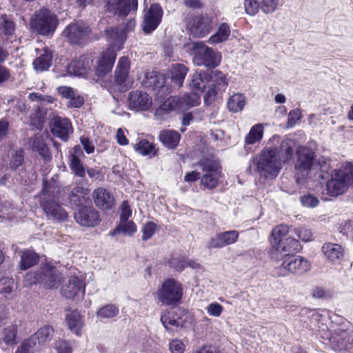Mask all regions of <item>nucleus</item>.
Wrapping results in <instances>:
<instances>
[{"label":"nucleus","instance_id":"nucleus-55","mask_svg":"<svg viewBox=\"0 0 353 353\" xmlns=\"http://www.w3.org/2000/svg\"><path fill=\"white\" fill-rule=\"evenodd\" d=\"M300 201L306 208H315L319 204V199L312 194H306L301 196Z\"/></svg>","mask_w":353,"mask_h":353},{"label":"nucleus","instance_id":"nucleus-8","mask_svg":"<svg viewBox=\"0 0 353 353\" xmlns=\"http://www.w3.org/2000/svg\"><path fill=\"white\" fill-rule=\"evenodd\" d=\"M282 263L278 268L279 274L286 276L289 273L302 274L308 271L310 265L308 261L300 256L292 254H285L281 257Z\"/></svg>","mask_w":353,"mask_h":353},{"label":"nucleus","instance_id":"nucleus-51","mask_svg":"<svg viewBox=\"0 0 353 353\" xmlns=\"http://www.w3.org/2000/svg\"><path fill=\"white\" fill-rule=\"evenodd\" d=\"M0 30L6 36H11L15 31L14 23L7 16L1 17Z\"/></svg>","mask_w":353,"mask_h":353},{"label":"nucleus","instance_id":"nucleus-17","mask_svg":"<svg viewBox=\"0 0 353 353\" xmlns=\"http://www.w3.org/2000/svg\"><path fill=\"white\" fill-rule=\"evenodd\" d=\"M138 0H108L107 9L120 17H126L131 11H136Z\"/></svg>","mask_w":353,"mask_h":353},{"label":"nucleus","instance_id":"nucleus-64","mask_svg":"<svg viewBox=\"0 0 353 353\" xmlns=\"http://www.w3.org/2000/svg\"><path fill=\"white\" fill-rule=\"evenodd\" d=\"M279 2V0H263L261 8L265 13L272 12L276 10Z\"/></svg>","mask_w":353,"mask_h":353},{"label":"nucleus","instance_id":"nucleus-10","mask_svg":"<svg viewBox=\"0 0 353 353\" xmlns=\"http://www.w3.org/2000/svg\"><path fill=\"white\" fill-rule=\"evenodd\" d=\"M348 185L343 170H335L331 173V179L326 183L327 194L331 196H338L346 191Z\"/></svg>","mask_w":353,"mask_h":353},{"label":"nucleus","instance_id":"nucleus-14","mask_svg":"<svg viewBox=\"0 0 353 353\" xmlns=\"http://www.w3.org/2000/svg\"><path fill=\"white\" fill-rule=\"evenodd\" d=\"M187 26L191 34L195 37H202L210 32L212 21L207 15H198L189 19Z\"/></svg>","mask_w":353,"mask_h":353},{"label":"nucleus","instance_id":"nucleus-60","mask_svg":"<svg viewBox=\"0 0 353 353\" xmlns=\"http://www.w3.org/2000/svg\"><path fill=\"white\" fill-rule=\"evenodd\" d=\"M156 224L153 222L147 223L143 228V240L147 241L154 234L156 230Z\"/></svg>","mask_w":353,"mask_h":353},{"label":"nucleus","instance_id":"nucleus-47","mask_svg":"<svg viewBox=\"0 0 353 353\" xmlns=\"http://www.w3.org/2000/svg\"><path fill=\"white\" fill-rule=\"evenodd\" d=\"M289 232V227L287 225L281 224L274 228L271 233V244L272 247L281 242L283 236Z\"/></svg>","mask_w":353,"mask_h":353},{"label":"nucleus","instance_id":"nucleus-35","mask_svg":"<svg viewBox=\"0 0 353 353\" xmlns=\"http://www.w3.org/2000/svg\"><path fill=\"white\" fill-rule=\"evenodd\" d=\"M105 37L108 41L111 42L112 47H119L122 45L125 39V32L121 28L117 27L111 28L105 30Z\"/></svg>","mask_w":353,"mask_h":353},{"label":"nucleus","instance_id":"nucleus-57","mask_svg":"<svg viewBox=\"0 0 353 353\" xmlns=\"http://www.w3.org/2000/svg\"><path fill=\"white\" fill-rule=\"evenodd\" d=\"M33 339V338H29L24 341L15 353H33V349L36 345Z\"/></svg>","mask_w":353,"mask_h":353},{"label":"nucleus","instance_id":"nucleus-52","mask_svg":"<svg viewBox=\"0 0 353 353\" xmlns=\"http://www.w3.org/2000/svg\"><path fill=\"white\" fill-rule=\"evenodd\" d=\"M17 327L16 325H10L6 327L3 332V341L9 345L16 343V335Z\"/></svg>","mask_w":353,"mask_h":353},{"label":"nucleus","instance_id":"nucleus-26","mask_svg":"<svg viewBox=\"0 0 353 353\" xmlns=\"http://www.w3.org/2000/svg\"><path fill=\"white\" fill-rule=\"evenodd\" d=\"M83 156V153L79 145L73 148V152L70 155V168L76 176L79 177H84L85 175V170L81 161Z\"/></svg>","mask_w":353,"mask_h":353},{"label":"nucleus","instance_id":"nucleus-5","mask_svg":"<svg viewBox=\"0 0 353 353\" xmlns=\"http://www.w3.org/2000/svg\"><path fill=\"white\" fill-rule=\"evenodd\" d=\"M57 25V16L46 8L35 12L30 21L31 28L44 36L52 35Z\"/></svg>","mask_w":353,"mask_h":353},{"label":"nucleus","instance_id":"nucleus-31","mask_svg":"<svg viewBox=\"0 0 353 353\" xmlns=\"http://www.w3.org/2000/svg\"><path fill=\"white\" fill-rule=\"evenodd\" d=\"M181 135L173 130H165L159 133V139L161 143L170 149L175 148L180 141Z\"/></svg>","mask_w":353,"mask_h":353},{"label":"nucleus","instance_id":"nucleus-43","mask_svg":"<svg viewBox=\"0 0 353 353\" xmlns=\"http://www.w3.org/2000/svg\"><path fill=\"white\" fill-rule=\"evenodd\" d=\"M188 69L183 64H174L171 69L172 81L181 86Z\"/></svg>","mask_w":353,"mask_h":353},{"label":"nucleus","instance_id":"nucleus-39","mask_svg":"<svg viewBox=\"0 0 353 353\" xmlns=\"http://www.w3.org/2000/svg\"><path fill=\"white\" fill-rule=\"evenodd\" d=\"M165 83V76L158 72H148L145 75V85L154 89L162 88Z\"/></svg>","mask_w":353,"mask_h":353},{"label":"nucleus","instance_id":"nucleus-53","mask_svg":"<svg viewBox=\"0 0 353 353\" xmlns=\"http://www.w3.org/2000/svg\"><path fill=\"white\" fill-rule=\"evenodd\" d=\"M134 149L143 155L156 153L154 146L147 140H142L134 145Z\"/></svg>","mask_w":353,"mask_h":353},{"label":"nucleus","instance_id":"nucleus-6","mask_svg":"<svg viewBox=\"0 0 353 353\" xmlns=\"http://www.w3.org/2000/svg\"><path fill=\"white\" fill-rule=\"evenodd\" d=\"M203 172L201 185L208 190L214 189L219 185L222 176L219 163L212 159H203L199 162Z\"/></svg>","mask_w":353,"mask_h":353},{"label":"nucleus","instance_id":"nucleus-18","mask_svg":"<svg viewBox=\"0 0 353 353\" xmlns=\"http://www.w3.org/2000/svg\"><path fill=\"white\" fill-rule=\"evenodd\" d=\"M239 232L230 230L216 234L207 243L209 249L222 248L234 243L239 238Z\"/></svg>","mask_w":353,"mask_h":353},{"label":"nucleus","instance_id":"nucleus-13","mask_svg":"<svg viewBox=\"0 0 353 353\" xmlns=\"http://www.w3.org/2000/svg\"><path fill=\"white\" fill-rule=\"evenodd\" d=\"M210 73L212 77H210V81H212V83L203 98L206 104H211L217 93L225 90L228 86L225 75L223 72L216 70Z\"/></svg>","mask_w":353,"mask_h":353},{"label":"nucleus","instance_id":"nucleus-21","mask_svg":"<svg viewBox=\"0 0 353 353\" xmlns=\"http://www.w3.org/2000/svg\"><path fill=\"white\" fill-rule=\"evenodd\" d=\"M116 57L117 54L114 49L108 48L105 52H103L97 63L95 70L96 75L100 78H103L110 72Z\"/></svg>","mask_w":353,"mask_h":353},{"label":"nucleus","instance_id":"nucleus-41","mask_svg":"<svg viewBox=\"0 0 353 353\" xmlns=\"http://www.w3.org/2000/svg\"><path fill=\"white\" fill-rule=\"evenodd\" d=\"M263 135V127L261 124H256L252 127L245 138V146L260 141Z\"/></svg>","mask_w":353,"mask_h":353},{"label":"nucleus","instance_id":"nucleus-20","mask_svg":"<svg viewBox=\"0 0 353 353\" xmlns=\"http://www.w3.org/2000/svg\"><path fill=\"white\" fill-rule=\"evenodd\" d=\"M93 62L91 54H84L71 62L68 67V72L76 76L84 77L90 70Z\"/></svg>","mask_w":353,"mask_h":353},{"label":"nucleus","instance_id":"nucleus-44","mask_svg":"<svg viewBox=\"0 0 353 353\" xmlns=\"http://www.w3.org/2000/svg\"><path fill=\"white\" fill-rule=\"evenodd\" d=\"M170 264L171 267H173V268L178 272H181L186 266L192 268L199 267V263L186 258H172L170 261Z\"/></svg>","mask_w":353,"mask_h":353},{"label":"nucleus","instance_id":"nucleus-24","mask_svg":"<svg viewBox=\"0 0 353 353\" xmlns=\"http://www.w3.org/2000/svg\"><path fill=\"white\" fill-rule=\"evenodd\" d=\"M51 130L55 136L63 141H67L72 132V127L69 120L60 117H54Z\"/></svg>","mask_w":353,"mask_h":353},{"label":"nucleus","instance_id":"nucleus-15","mask_svg":"<svg viewBox=\"0 0 353 353\" xmlns=\"http://www.w3.org/2000/svg\"><path fill=\"white\" fill-rule=\"evenodd\" d=\"M130 69V60L126 57H122L119 59L114 74V83L112 85V89L119 91H125L128 90L126 83Z\"/></svg>","mask_w":353,"mask_h":353},{"label":"nucleus","instance_id":"nucleus-45","mask_svg":"<svg viewBox=\"0 0 353 353\" xmlns=\"http://www.w3.org/2000/svg\"><path fill=\"white\" fill-rule=\"evenodd\" d=\"M53 332L54 330L52 326L45 325L40 328L34 335L31 336L30 338L34 339V343L35 344L37 343V341H38L39 344H43L51 339Z\"/></svg>","mask_w":353,"mask_h":353},{"label":"nucleus","instance_id":"nucleus-4","mask_svg":"<svg viewBox=\"0 0 353 353\" xmlns=\"http://www.w3.org/2000/svg\"><path fill=\"white\" fill-rule=\"evenodd\" d=\"M63 279L62 274L54 267L46 265L39 270L28 273L26 276V281L32 285L42 283L49 289L57 288Z\"/></svg>","mask_w":353,"mask_h":353},{"label":"nucleus","instance_id":"nucleus-32","mask_svg":"<svg viewBox=\"0 0 353 353\" xmlns=\"http://www.w3.org/2000/svg\"><path fill=\"white\" fill-rule=\"evenodd\" d=\"M41 52V54L33 61L34 68L40 72L47 70L52 65V61L51 51L43 48Z\"/></svg>","mask_w":353,"mask_h":353},{"label":"nucleus","instance_id":"nucleus-33","mask_svg":"<svg viewBox=\"0 0 353 353\" xmlns=\"http://www.w3.org/2000/svg\"><path fill=\"white\" fill-rule=\"evenodd\" d=\"M29 143L32 145V150L37 151L45 160L49 161L52 159L51 154L42 136L30 138Z\"/></svg>","mask_w":353,"mask_h":353},{"label":"nucleus","instance_id":"nucleus-7","mask_svg":"<svg viewBox=\"0 0 353 353\" xmlns=\"http://www.w3.org/2000/svg\"><path fill=\"white\" fill-rule=\"evenodd\" d=\"M194 45V63L197 65H204L209 68H214L221 61V54L201 42H196Z\"/></svg>","mask_w":353,"mask_h":353},{"label":"nucleus","instance_id":"nucleus-25","mask_svg":"<svg viewBox=\"0 0 353 353\" xmlns=\"http://www.w3.org/2000/svg\"><path fill=\"white\" fill-rule=\"evenodd\" d=\"M93 199L96 205L100 209L107 210L114 205V199L112 194L103 188H98L93 192Z\"/></svg>","mask_w":353,"mask_h":353},{"label":"nucleus","instance_id":"nucleus-38","mask_svg":"<svg viewBox=\"0 0 353 353\" xmlns=\"http://www.w3.org/2000/svg\"><path fill=\"white\" fill-rule=\"evenodd\" d=\"M294 146L295 143L290 139L283 140L279 146H275L279 150V156L281 158L282 163H285L292 159L294 151Z\"/></svg>","mask_w":353,"mask_h":353},{"label":"nucleus","instance_id":"nucleus-36","mask_svg":"<svg viewBox=\"0 0 353 353\" xmlns=\"http://www.w3.org/2000/svg\"><path fill=\"white\" fill-rule=\"evenodd\" d=\"M200 97L196 92L184 94L182 97H179V111L183 112L200 103Z\"/></svg>","mask_w":353,"mask_h":353},{"label":"nucleus","instance_id":"nucleus-3","mask_svg":"<svg viewBox=\"0 0 353 353\" xmlns=\"http://www.w3.org/2000/svg\"><path fill=\"white\" fill-rule=\"evenodd\" d=\"M296 158L294 164V176L298 184H303L310 176L314 167L315 152L310 148L300 146L296 150Z\"/></svg>","mask_w":353,"mask_h":353},{"label":"nucleus","instance_id":"nucleus-59","mask_svg":"<svg viewBox=\"0 0 353 353\" xmlns=\"http://www.w3.org/2000/svg\"><path fill=\"white\" fill-rule=\"evenodd\" d=\"M294 232L297 237L303 241L307 242L312 239V234L309 229L305 228H296Z\"/></svg>","mask_w":353,"mask_h":353},{"label":"nucleus","instance_id":"nucleus-48","mask_svg":"<svg viewBox=\"0 0 353 353\" xmlns=\"http://www.w3.org/2000/svg\"><path fill=\"white\" fill-rule=\"evenodd\" d=\"M245 105V97L241 94L231 96L228 101V108L230 111L237 112L243 110Z\"/></svg>","mask_w":353,"mask_h":353},{"label":"nucleus","instance_id":"nucleus-62","mask_svg":"<svg viewBox=\"0 0 353 353\" xmlns=\"http://www.w3.org/2000/svg\"><path fill=\"white\" fill-rule=\"evenodd\" d=\"M206 310L210 316L218 317L221 314L223 307L221 304L214 302L210 303Z\"/></svg>","mask_w":353,"mask_h":353},{"label":"nucleus","instance_id":"nucleus-63","mask_svg":"<svg viewBox=\"0 0 353 353\" xmlns=\"http://www.w3.org/2000/svg\"><path fill=\"white\" fill-rule=\"evenodd\" d=\"M170 350L172 353H183L185 345L179 339H173L170 342Z\"/></svg>","mask_w":353,"mask_h":353},{"label":"nucleus","instance_id":"nucleus-54","mask_svg":"<svg viewBox=\"0 0 353 353\" xmlns=\"http://www.w3.org/2000/svg\"><path fill=\"white\" fill-rule=\"evenodd\" d=\"M16 288L13 279L10 277H2L0 279V293L6 296L10 294Z\"/></svg>","mask_w":353,"mask_h":353},{"label":"nucleus","instance_id":"nucleus-12","mask_svg":"<svg viewBox=\"0 0 353 353\" xmlns=\"http://www.w3.org/2000/svg\"><path fill=\"white\" fill-rule=\"evenodd\" d=\"M74 216L77 223L85 227H94L101 222L99 212L92 206L79 207Z\"/></svg>","mask_w":353,"mask_h":353},{"label":"nucleus","instance_id":"nucleus-29","mask_svg":"<svg viewBox=\"0 0 353 353\" xmlns=\"http://www.w3.org/2000/svg\"><path fill=\"white\" fill-rule=\"evenodd\" d=\"M211 73L209 71L196 70L192 77L191 87L194 91L203 92L210 81Z\"/></svg>","mask_w":353,"mask_h":353},{"label":"nucleus","instance_id":"nucleus-58","mask_svg":"<svg viewBox=\"0 0 353 353\" xmlns=\"http://www.w3.org/2000/svg\"><path fill=\"white\" fill-rule=\"evenodd\" d=\"M244 6L245 12L250 15H254L259 9V3L256 0H245Z\"/></svg>","mask_w":353,"mask_h":353},{"label":"nucleus","instance_id":"nucleus-2","mask_svg":"<svg viewBox=\"0 0 353 353\" xmlns=\"http://www.w3.org/2000/svg\"><path fill=\"white\" fill-rule=\"evenodd\" d=\"M55 185L45 183L40 196V205L48 219L64 222L68 220V214L62 207Z\"/></svg>","mask_w":353,"mask_h":353},{"label":"nucleus","instance_id":"nucleus-42","mask_svg":"<svg viewBox=\"0 0 353 353\" xmlns=\"http://www.w3.org/2000/svg\"><path fill=\"white\" fill-rule=\"evenodd\" d=\"M137 230L135 224L132 221H121L120 223L110 233L112 236L123 234L124 235H132Z\"/></svg>","mask_w":353,"mask_h":353},{"label":"nucleus","instance_id":"nucleus-50","mask_svg":"<svg viewBox=\"0 0 353 353\" xmlns=\"http://www.w3.org/2000/svg\"><path fill=\"white\" fill-rule=\"evenodd\" d=\"M119 308L113 304H108L101 307L97 312V315L99 318L110 319L115 317L119 314Z\"/></svg>","mask_w":353,"mask_h":353},{"label":"nucleus","instance_id":"nucleus-34","mask_svg":"<svg viewBox=\"0 0 353 353\" xmlns=\"http://www.w3.org/2000/svg\"><path fill=\"white\" fill-rule=\"evenodd\" d=\"M322 252L325 257L333 262L341 259L343 255L342 247L336 243H327L322 246Z\"/></svg>","mask_w":353,"mask_h":353},{"label":"nucleus","instance_id":"nucleus-37","mask_svg":"<svg viewBox=\"0 0 353 353\" xmlns=\"http://www.w3.org/2000/svg\"><path fill=\"white\" fill-rule=\"evenodd\" d=\"M65 321L68 328L72 332L75 333L77 335H80V331L83 327V321L79 312L72 311L68 313L65 317Z\"/></svg>","mask_w":353,"mask_h":353},{"label":"nucleus","instance_id":"nucleus-9","mask_svg":"<svg viewBox=\"0 0 353 353\" xmlns=\"http://www.w3.org/2000/svg\"><path fill=\"white\" fill-rule=\"evenodd\" d=\"M183 288L181 284L174 279L165 281L158 296L163 304L170 305L179 302L182 297Z\"/></svg>","mask_w":353,"mask_h":353},{"label":"nucleus","instance_id":"nucleus-30","mask_svg":"<svg viewBox=\"0 0 353 353\" xmlns=\"http://www.w3.org/2000/svg\"><path fill=\"white\" fill-rule=\"evenodd\" d=\"M89 190L82 185H77L69 194L70 203L78 207L83 205L88 199Z\"/></svg>","mask_w":353,"mask_h":353},{"label":"nucleus","instance_id":"nucleus-28","mask_svg":"<svg viewBox=\"0 0 353 353\" xmlns=\"http://www.w3.org/2000/svg\"><path fill=\"white\" fill-rule=\"evenodd\" d=\"M179 97H170L167 99L159 108H158L154 113V117L157 120H164L165 116L170 112L174 110L179 111Z\"/></svg>","mask_w":353,"mask_h":353},{"label":"nucleus","instance_id":"nucleus-11","mask_svg":"<svg viewBox=\"0 0 353 353\" xmlns=\"http://www.w3.org/2000/svg\"><path fill=\"white\" fill-rule=\"evenodd\" d=\"M163 17V10L159 3H153L145 10L142 30L145 34L153 32L159 25Z\"/></svg>","mask_w":353,"mask_h":353},{"label":"nucleus","instance_id":"nucleus-40","mask_svg":"<svg viewBox=\"0 0 353 353\" xmlns=\"http://www.w3.org/2000/svg\"><path fill=\"white\" fill-rule=\"evenodd\" d=\"M39 261V255L32 250H25L21 255L20 268L26 270L37 264Z\"/></svg>","mask_w":353,"mask_h":353},{"label":"nucleus","instance_id":"nucleus-19","mask_svg":"<svg viewBox=\"0 0 353 353\" xmlns=\"http://www.w3.org/2000/svg\"><path fill=\"white\" fill-rule=\"evenodd\" d=\"M299 250L300 244L299 241L294 238L288 237L273 247L271 257L277 261L279 258V254H281V257H282L285 254H293V253L297 252Z\"/></svg>","mask_w":353,"mask_h":353},{"label":"nucleus","instance_id":"nucleus-1","mask_svg":"<svg viewBox=\"0 0 353 353\" xmlns=\"http://www.w3.org/2000/svg\"><path fill=\"white\" fill-rule=\"evenodd\" d=\"M282 165L279 150L275 146L265 147L261 153L253 159L250 166L261 177L274 179L279 174Z\"/></svg>","mask_w":353,"mask_h":353},{"label":"nucleus","instance_id":"nucleus-46","mask_svg":"<svg viewBox=\"0 0 353 353\" xmlns=\"http://www.w3.org/2000/svg\"><path fill=\"white\" fill-rule=\"evenodd\" d=\"M230 34V28L227 23H222L218 32L210 37L209 42L211 44L218 43L226 41Z\"/></svg>","mask_w":353,"mask_h":353},{"label":"nucleus","instance_id":"nucleus-22","mask_svg":"<svg viewBox=\"0 0 353 353\" xmlns=\"http://www.w3.org/2000/svg\"><path fill=\"white\" fill-rule=\"evenodd\" d=\"M90 32L88 26L83 23H71L68 25L64 30L63 34L65 37L68 41L72 43H78Z\"/></svg>","mask_w":353,"mask_h":353},{"label":"nucleus","instance_id":"nucleus-56","mask_svg":"<svg viewBox=\"0 0 353 353\" xmlns=\"http://www.w3.org/2000/svg\"><path fill=\"white\" fill-rule=\"evenodd\" d=\"M24 151L22 149L17 150L14 154H12V159L10 163L11 168L15 170L18 168L23 162Z\"/></svg>","mask_w":353,"mask_h":353},{"label":"nucleus","instance_id":"nucleus-61","mask_svg":"<svg viewBox=\"0 0 353 353\" xmlns=\"http://www.w3.org/2000/svg\"><path fill=\"white\" fill-rule=\"evenodd\" d=\"M59 93L69 101L74 99L78 94L77 92L70 87L61 86L58 88Z\"/></svg>","mask_w":353,"mask_h":353},{"label":"nucleus","instance_id":"nucleus-23","mask_svg":"<svg viewBox=\"0 0 353 353\" xmlns=\"http://www.w3.org/2000/svg\"><path fill=\"white\" fill-rule=\"evenodd\" d=\"M331 346L333 350L343 352L350 350L353 347L352 336L346 330H341L330 339Z\"/></svg>","mask_w":353,"mask_h":353},{"label":"nucleus","instance_id":"nucleus-16","mask_svg":"<svg viewBox=\"0 0 353 353\" xmlns=\"http://www.w3.org/2000/svg\"><path fill=\"white\" fill-rule=\"evenodd\" d=\"M152 105V97L145 92L135 90L130 92L128 94V105L131 110L146 111Z\"/></svg>","mask_w":353,"mask_h":353},{"label":"nucleus","instance_id":"nucleus-27","mask_svg":"<svg viewBox=\"0 0 353 353\" xmlns=\"http://www.w3.org/2000/svg\"><path fill=\"white\" fill-rule=\"evenodd\" d=\"M83 290L84 292V283L78 276H71L62 288L61 292L66 298H73L77 296Z\"/></svg>","mask_w":353,"mask_h":353},{"label":"nucleus","instance_id":"nucleus-49","mask_svg":"<svg viewBox=\"0 0 353 353\" xmlns=\"http://www.w3.org/2000/svg\"><path fill=\"white\" fill-rule=\"evenodd\" d=\"M176 314L173 311H168L161 315V321L166 330L170 329V326L181 327L182 323L179 319L175 318Z\"/></svg>","mask_w":353,"mask_h":353}]
</instances>
